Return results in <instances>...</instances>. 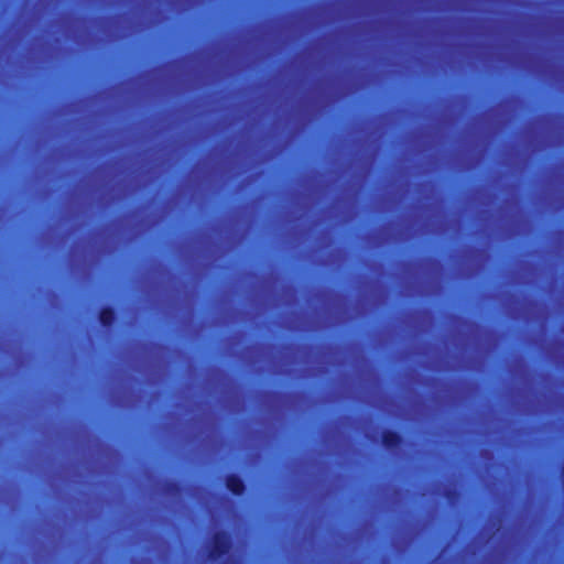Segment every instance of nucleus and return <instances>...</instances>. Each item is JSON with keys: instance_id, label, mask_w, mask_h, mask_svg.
Segmentation results:
<instances>
[{"instance_id": "obj_1", "label": "nucleus", "mask_w": 564, "mask_h": 564, "mask_svg": "<svg viewBox=\"0 0 564 564\" xmlns=\"http://www.w3.org/2000/svg\"><path fill=\"white\" fill-rule=\"evenodd\" d=\"M231 547V539L228 532L217 531L212 536L209 557L218 560L227 555Z\"/></svg>"}, {"instance_id": "obj_4", "label": "nucleus", "mask_w": 564, "mask_h": 564, "mask_svg": "<svg viewBox=\"0 0 564 564\" xmlns=\"http://www.w3.org/2000/svg\"><path fill=\"white\" fill-rule=\"evenodd\" d=\"M98 319L101 326L109 328L113 326L116 319H117V312L115 307L110 305H106L100 308L98 313Z\"/></svg>"}, {"instance_id": "obj_3", "label": "nucleus", "mask_w": 564, "mask_h": 564, "mask_svg": "<svg viewBox=\"0 0 564 564\" xmlns=\"http://www.w3.org/2000/svg\"><path fill=\"white\" fill-rule=\"evenodd\" d=\"M381 442L384 448L394 451L403 444V436L398 431L387 429L382 432Z\"/></svg>"}, {"instance_id": "obj_2", "label": "nucleus", "mask_w": 564, "mask_h": 564, "mask_svg": "<svg viewBox=\"0 0 564 564\" xmlns=\"http://www.w3.org/2000/svg\"><path fill=\"white\" fill-rule=\"evenodd\" d=\"M226 488L234 496H243L247 489L245 480L238 474H228L225 478Z\"/></svg>"}, {"instance_id": "obj_5", "label": "nucleus", "mask_w": 564, "mask_h": 564, "mask_svg": "<svg viewBox=\"0 0 564 564\" xmlns=\"http://www.w3.org/2000/svg\"><path fill=\"white\" fill-rule=\"evenodd\" d=\"M164 489L167 494L176 495L182 491V486L178 481L175 480H169L164 485Z\"/></svg>"}]
</instances>
